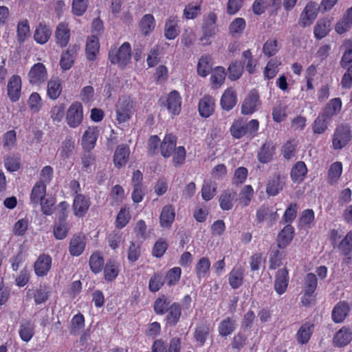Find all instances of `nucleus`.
<instances>
[{"label":"nucleus","mask_w":352,"mask_h":352,"mask_svg":"<svg viewBox=\"0 0 352 352\" xmlns=\"http://www.w3.org/2000/svg\"><path fill=\"white\" fill-rule=\"evenodd\" d=\"M136 101L130 96L119 98L115 105L116 120L118 124L129 121L135 112Z\"/></svg>","instance_id":"nucleus-1"},{"label":"nucleus","mask_w":352,"mask_h":352,"mask_svg":"<svg viewBox=\"0 0 352 352\" xmlns=\"http://www.w3.org/2000/svg\"><path fill=\"white\" fill-rule=\"evenodd\" d=\"M131 58V47L128 42H124L119 47L111 46L109 52V59L113 65L124 68Z\"/></svg>","instance_id":"nucleus-2"},{"label":"nucleus","mask_w":352,"mask_h":352,"mask_svg":"<svg viewBox=\"0 0 352 352\" xmlns=\"http://www.w3.org/2000/svg\"><path fill=\"white\" fill-rule=\"evenodd\" d=\"M352 133L349 126L344 124L338 126L332 136V148L340 150L345 147L351 140Z\"/></svg>","instance_id":"nucleus-3"},{"label":"nucleus","mask_w":352,"mask_h":352,"mask_svg":"<svg viewBox=\"0 0 352 352\" xmlns=\"http://www.w3.org/2000/svg\"><path fill=\"white\" fill-rule=\"evenodd\" d=\"M217 16L214 12L209 13L204 19L202 25L203 36L200 38L203 44H210V38L217 33Z\"/></svg>","instance_id":"nucleus-4"},{"label":"nucleus","mask_w":352,"mask_h":352,"mask_svg":"<svg viewBox=\"0 0 352 352\" xmlns=\"http://www.w3.org/2000/svg\"><path fill=\"white\" fill-rule=\"evenodd\" d=\"M83 107L80 102H74L66 112V122L71 128L80 126L83 120Z\"/></svg>","instance_id":"nucleus-5"},{"label":"nucleus","mask_w":352,"mask_h":352,"mask_svg":"<svg viewBox=\"0 0 352 352\" xmlns=\"http://www.w3.org/2000/svg\"><path fill=\"white\" fill-rule=\"evenodd\" d=\"M48 74L45 66L38 63L34 64L28 73V79L30 84L39 86L46 82Z\"/></svg>","instance_id":"nucleus-6"},{"label":"nucleus","mask_w":352,"mask_h":352,"mask_svg":"<svg viewBox=\"0 0 352 352\" xmlns=\"http://www.w3.org/2000/svg\"><path fill=\"white\" fill-rule=\"evenodd\" d=\"M181 345V339L177 337L170 340L168 346L162 339H157L153 343L151 352H180Z\"/></svg>","instance_id":"nucleus-7"},{"label":"nucleus","mask_w":352,"mask_h":352,"mask_svg":"<svg viewBox=\"0 0 352 352\" xmlns=\"http://www.w3.org/2000/svg\"><path fill=\"white\" fill-rule=\"evenodd\" d=\"M261 105L258 93L256 90H252L245 98L241 106V113L250 115L258 111Z\"/></svg>","instance_id":"nucleus-8"},{"label":"nucleus","mask_w":352,"mask_h":352,"mask_svg":"<svg viewBox=\"0 0 352 352\" xmlns=\"http://www.w3.org/2000/svg\"><path fill=\"white\" fill-rule=\"evenodd\" d=\"M318 14L317 5L315 3L310 2L306 5L302 10L298 23L302 27H307L313 23Z\"/></svg>","instance_id":"nucleus-9"},{"label":"nucleus","mask_w":352,"mask_h":352,"mask_svg":"<svg viewBox=\"0 0 352 352\" xmlns=\"http://www.w3.org/2000/svg\"><path fill=\"white\" fill-rule=\"evenodd\" d=\"M98 135V127L89 126L82 136L81 144L82 148L87 151L92 150L96 146Z\"/></svg>","instance_id":"nucleus-10"},{"label":"nucleus","mask_w":352,"mask_h":352,"mask_svg":"<svg viewBox=\"0 0 352 352\" xmlns=\"http://www.w3.org/2000/svg\"><path fill=\"white\" fill-rule=\"evenodd\" d=\"M91 202L88 197L84 195H77L74 199L73 210L74 214L77 217H82L87 212Z\"/></svg>","instance_id":"nucleus-11"},{"label":"nucleus","mask_w":352,"mask_h":352,"mask_svg":"<svg viewBox=\"0 0 352 352\" xmlns=\"http://www.w3.org/2000/svg\"><path fill=\"white\" fill-rule=\"evenodd\" d=\"M52 262L50 255L45 254L40 255L34 265L35 274L40 277L46 276L51 269Z\"/></svg>","instance_id":"nucleus-12"},{"label":"nucleus","mask_w":352,"mask_h":352,"mask_svg":"<svg viewBox=\"0 0 352 352\" xmlns=\"http://www.w3.org/2000/svg\"><path fill=\"white\" fill-rule=\"evenodd\" d=\"M8 95L11 101L16 102L19 100L21 91V79L18 75L12 76L8 83Z\"/></svg>","instance_id":"nucleus-13"},{"label":"nucleus","mask_w":352,"mask_h":352,"mask_svg":"<svg viewBox=\"0 0 352 352\" xmlns=\"http://www.w3.org/2000/svg\"><path fill=\"white\" fill-rule=\"evenodd\" d=\"M130 155V149L126 144L118 145L113 155L114 166L120 168L125 166L129 160Z\"/></svg>","instance_id":"nucleus-14"},{"label":"nucleus","mask_w":352,"mask_h":352,"mask_svg":"<svg viewBox=\"0 0 352 352\" xmlns=\"http://www.w3.org/2000/svg\"><path fill=\"white\" fill-rule=\"evenodd\" d=\"M179 19L177 16H169L164 25V36L168 40L175 39L179 34Z\"/></svg>","instance_id":"nucleus-15"},{"label":"nucleus","mask_w":352,"mask_h":352,"mask_svg":"<svg viewBox=\"0 0 352 352\" xmlns=\"http://www.w3.org/2000/svg\"><path fill=\"white\" fill-rule=\"evenodd\" d=\"M168 111L173 115H178L182 109V98L178 91L174 90L169 93L166 101Z\"/></svg>","instance_id":"nucleus-16"},{"label":"nucleus","mask_w":352,"mask_h":352,"mask_svg":"<svg viewBox=\"0 0 352 352\" xmlns=\"http://www.w3.org/2000/svg\"><path fill=\"white\" fill-rule=\"evenodd\" d=\"M289 283V273L286 268L279 270L276 274L274 289L275 291L281 295L284 294L287 288Z\"/></svg>","instance_id":"nucleus-17"},{"label":"nucleus","mask_w":352,"mask_h":352,"mask_svg":"<svg viewBox=\"0 0 352 352\" xmlns=\"http://www.w3.org/2000/svg\"><path fill=\"white\" fill-rule=\"evenodd\" d=\"M79 50V46L75 45L69 47V49L63 52L60 60V66L63 70L69 69L74 65L76 54Z\"/></svg>","instance_id":"nucleus-18"},{"label":"nucleus","mask_w":352,"mask_h":352,"mask_svg":"<svg viewBox=\"0 0 352 352\" xmlns=\"http://www.w3.org/2000/svg\"><path fill=\"white\" fill-rule=\"evenodd\" d=\"M236 192L233 190H226L219 196V201L220 208L223 210H230L236 201Z\"/></svg>","instance_id":"nucleus-19"},{"label":"nucleus","mask_w":352,"mask_h":352,"mask_svg":"<svg viewBox=\"0 0 352 352\" xmlns=\"http://www.w3.org/2000/svg\"><path fill=\"white\" fill-rule=\"evenodd\" d=\"M256 220L261 223L264 221H267L269 224L272 225L278 218V215L276 211L272 208L262 206L256 211Z\"/></svg>","instance_id":"nucleus-20"},{"label":"nucleus","mask_w":352,"mask_h":352,"mask_svg":"<svg viewBox=\"0 0 352 352\" xmlns=\"http://www.w3.org/2000/svg\"><path fill=\"white\" fill-rule=\"evenodd\" d=\"M349 311V306L346 302L340 301L338 302L332 310L331 318L333 321L336 323L342 322L348 316Z\"/></svg>","instance_id":"nucleus-21"},{"label":"nucleus","mask_w":352,"mask_h":352,"mask_svg":"<svg viewBox=\"0 0 352 352\" xmlns=\"http://www.w3.org/2000/svg\"><path fill=\"white\" fill-rule=\"evenodd\" d=\"M175 217V208L171 205L164 206L160 216V226L164 228H168L173 224Z\"/></svg>","instance_id":"nucleus-22"},{"label":"nucleus","mask_w":352,"mask_h":352,"mask_svg":"<svg viewBox=\"0 0 352 352\" xmlns=\"http://www.w3.org/2000/svg\"><path fill=\"white\" fill-rule=\"evenodd\" d=\"M284 185V179L279 175H275L268 180L266 192L269 196H276L282 190Z\"/></svg>","instance_id":"nucleus-23"},{"label":"nucleus","mask_w":352,"mask_h":352,"mask_svg":"<svg viewBox=\"0 0 352 352\" xmlns=\"http://www.w3.org/2000/svg\"><path fill=\"white\" fill-rule=\"evenodd\" d=\"M198 109L201 117H210L214 110V100L209 96H204L199 102Z\"/></svg>","instance_id":"nucleus-24"},{"label":"nucleus","mask_w":352,"mask_h":352,"mask_svg":"<svg viewBox=\"0 0 352 352\" xmlns=\"http://www.w3.org/2000/svg\"><path fill=\"white\" fill-rule=\"evenodd\" d=\"M177 138L172 133L166 134L161 144L160 151L164 157H169L175 148Z\"/></svg>","instance_id":"nucleus-25"},{"label":"nucleus","mask_w":352,"mask_h":352,"mask_svg":"<svg viewBox=\"0 0 352 352\" xmlns=\"http://www.w3.org/2000/svg\"><path fill=\"white\" fill-rule=\"evenodd\" d=\"M352 340V333L349 329L342 327L333 338V345L338 347L346 346Z\"/></svg>","instance_id":"nucleus-26"},{"label":"nucleus","mask_w":352,"mask_h":352,"mask_svg":"<svg viewBox=\"0 0 352 352\" xmlns=\"http://www.w3.org/2000/svg\"><path fill=\"white\" fill-rule=\"evenodd\" d=\"M294 234V229L290 225L285 226L279 232L277 237L278 247L285 248L292 241Z\"/></svg>","instance_id":"nucleus-27"},{"label":"nucleus","mask_w":352,"mask_h":352,"mask_svg":"<svg viewBox=\"0 0 352 352\" xmlns=\"http://www.w3.org/2000/svg\"><path fill=\"white\" fill-rule=\"evenodd\" d=\"M342 109V101L339 98L331 99L325 106L323 112L321 113L327 119L331 120V118L339 113Z\"/></svg>","instance_id":"nucleus-28"},{"label":"nucleus","mask_w":352,"mask_h":352,"mask_svg":"<svg viewBox=\"0 0 352 352\" xmlns=\"http://www.w3.org/2000/svg\"><path fill=\"white\" fill-rule=\"evenodd\" d=\"M100 44L98 38L96 35L89 36L86 43L87 58L89 60H94L99 52Z\"/></svg>","instance_id":"nucleus-29"},{"label":"nucleus","mask_w":352,"mask_h":352,"mask_svg":"<svg viewBox=\"0 0 352 352\" xmlns=\"http://www.w3.org/2000/svg\"><path fill=\"white\" fill-rule=\"evenodd\" d=\"M55 36L56 43L61 47H65L69 40L70 32L65 23H60L56 28Z\"/></svg>","instance_id":"nucleus-30"},{"label":"nucleus","mask_w":352,"mask_h":352,"mask_svg":"<svg viewBox=\"0 0 352 352\" xmlns=\"http://www.w3.org/2000/svg\"><path fill=\"white\" fill-rule=\"evenodd\" d=\"M51 34L52 31L50 28L45 24L41 23L34 31V38L36 43L45 44L50 39Z\"/></svg>","instance_id":"nucleus-31"},{"label":"nucleus","mask_w":352,"mask_h":352,"mask_svg":"<svg viewBox=\"0 0 352 352\" xmlns=\"http://www.w3.org/2000/svg\"><path fill=\"white\" fill-rule=\"evenodd\" d=\"M236 327V322L234 319L227 317L220 322L218 326L219 336L226 337L234 331Z\"/></svg>","instance_id":"nucleus-32"},{"label":"nucleus","mask_w":352,"mask_h":352,"mask_svg":"<svg viewBox=\"0 0 352 352\" xmlns=\"http://www.w3.org/2000/svg\"><path fill=\"white\" fill-rule=\"evenodd\" d=\"M244 272L241 267L233 268L228 275L229 284L232 289H238L243 283Z\"/></svg>","instance_id":"nucleus-33"},{"label":"nucleus","mask_w":352,"mask_h":352,"mask_svg":"<svg viewBox=\"0 0 352 352\" xmlns=\"http://www.w3.org/2000/svg\"><path fill=\"white\" fill-rule=\"evenodd\" d=\"M236 103V97L234 91L230 88L223 94L221 99V105L224 110H231Z\"/></svg>","instance_id":"nucleus-34"},{"label":"nucleus","mask_w":352,"mask_h":352,"mask_svg":"<svg viewBox=\"0 0 352 352\" xmlns=\"http://www.w3.org/2000/svg\"><path fill=\"white\" fill-rule=\"evenodd\" d=\"M331 30V21L327 19H320L314 27V36L317 39L325 37Z\"/></svg>","instance_id":"nucleus-35"},{"label":"nucleus","mask_w":352,"mask_h":352,"mask_svg":"<svg viewBox=\"0 0 352 352\" xmlns=\"http://www.w3.org/2000/svg\"><path fill=\"white\" fill-rule=\"evenodd\" d=\"M352 26V8L346 10L342 20L339 21L336 25V31L342 34L346 32Z\"/></svg>","instance_id":"nucleus-36"},{"label":"nucleus","mask_w":352,"mask_h":352,"mask_svg":"<svg viewBox=\"0 0 352 352\" xmlns=\"http://www.w3.org/2000/svg\"><path fill=\"white\" fill-rule=\"evenodd\" d=\"M225 78L226 72L223 67H216L211 71L210 82L212 88H219L223 84Z\"/></svg>","instance_id":"nucleus-37"},{"label":"nucleus","mask_w":352,"mask_h":352,"mask_svg":"<svg viewBox=\"0 0 352 352\" xmlns=\"http://www.w3.org/2000/svg\"><path fill=\"white\" fill-rule=\"evenodd\" d=\"M274 146L270 142L265 143L260 149L257 157L261 163L265 164L270 162L274 154Z\"/></svg>","instance_id":"nucleus-38"},{"label":"nucleus","mask_w":352,"mask_h":352,"mask_svg":"<svg viewBox=\"0 0 352 352\" xmlns=\"http://www.w3.org/2000/svg\"><path fill=\"white\" fill-rule=\"evenodd\" d=\"M85 241L84 237L76 236H74L69 243V252L74 256H80L85 248Z\"/></svg>","instance_id":"nucleus-39"},{"label":"nucleus","mask_w":352,"mask_h":352,"mask_svg":"<svg viewBox=\"0 0 352 352\" xmlns=\"http://www.w3.org/2000/svg\"><path fill=\"white\" fill-rule=\"evenodd\" d=\"M46 187L44 184L38 182L34 184L30 195V201L32 204L38 205L44 199L46 195Z\"/></svg>","instance_id":"nucleus-40"},{"label":"nucleus","mask_w":352,"mask_h":352,"mask_svg":"<svg viewBox=\"0 0 352 352\" xmlns=\"http://www.w3.org/2000/svg\"><path fill=\"white\" fill-rule=\"evenodd\" d=\"M119 272V264L114 261L109 260L104 267V278L107 281H113L118 276Z\"/></svg>","instance_id":"nucleus-41"},{"label":"nucleus","mask_w":352,"mask_h":352,"mask_svg":"<svg viewBox=\"0 0 352 352\" xmlns=\"http://www.w3.org/2000/svg\"><path fill=\"white\" fill-rule=\"evenodd\" d=\"M166 320V322L170 326H175L181 317V307L179 303H172L168 311Z\"/></svg>","instance_id":"nucleus-42"},{"label":"nucleus","mask_w":352,"mask_h":352,"mask_svg":"<svg viewBox=\"0 0 352 352\" xmlns=\"http://www.w3.org/2000/svg\"><path fill=\"white\" fill-rule=\"evenodd\" d=\"M155 25L154 16L151 14H146L140 20V28L143 34L148 35L154 30Z\"/></svg>","instance_id":"nucleus-43"},{"label":"nucleus","mask_w":352,"mask_h":352,"mask_svg":"<svg viewBox=\"0 0 352 352\" xmlns=\"http://www.w3.org/2000/svg\"><path fill=\"white\" fill-rule=\"evenodd\" d=\"M314 325L310 323L303 324L296 333L297 341L305 344L308 342L313 333Z\"/></svg>","instance_id":"nucleus-44"},{"label":"nucleus","mask_w":352,"mask_h":352,"mask_svg":"<svg viewBox=\"0 0 352 352\" xmlns=\"http://www.w3.org/2000/svg\"><path fill=\"white\" fill-rule=\"evenodd\" d=\"M21 339L24 342H29L34 334V325L30 321L23 322L19 330Z\"/></svg>","instance_id":"nucleus-45"},{"label":"nucleus","mask_w":352,"mask_h":352,"mask_svg":"<svg viewBox=\"0 0 352 352\" xmlns=\"http://www.w3.org/2000/svg\"><path fill=\"white\" fill-rule=\"evenodd\" d=\"M212 58L208 55L202 56L197 64V73L202 77H206L212 71Z\"/></svg>","instance_id":"nucleus-46"},{"label":"nucleus","mask_w":352,"mask_h":352,"mask_svg":"<svg viewBox=\"0 0 352 352\" xmlns=\"http://www.w3.org/2000/svg\"><path fill=\"white\" fill-rule=\"evenodd\" d=\"M342 47L344 52L340 60V65L342 68H346L352 63V41L344 40Z\"/></svg>","instance_id":"nucleus-47"},{"label":"nucleus","mask_w":352,"mask_h":352,"mask_svg":"<svg viewBox=\"0 0 352 352\" xmlns=\"http://www.w3.org/2000/svg\"><path fill=\"white\" fill-rule=\"evenodd\" d=\"M307 173V168L305 162L299 161L296 162L291 170V177L294 182H301Z\"/></svg>","instance_id":"nucleus-48"},{"label":"nucleus","mask_w":352,"mask_h":352,"mask_svg":"<svg viewBox=\"0 0 352 352\" xmlns=\"http://www.w3.org/2000/svg\"><path fill=\"white\" fill-rule=\"evenodd\" d=\"M62 91V86L58 78H52L47 83V94L52 100L57 99Z\"/></svg>","instance_id":"nucleus-49"},{"label":"nucleus","mask_w":352,"mask_h":352,"mask_svg":"<svg viewBox=\"0 0 352 352\" xmlns=\"http://www.w3.org/2000/svg\"><path fill=\"white\" fill-rule=\"evenodd\" d=\"M245 121L242 119H238L234 121L230 129L231 135L236 139H239L247 135L245 130Z\"/></svg>","instance_id":"nucleus-50"},{"label":"nucleus","mask_w":352,"mask_h":352,"mask_svg":"<svg viewBox=\"0 0 352 352\" xmlns=\"http://www.w3.org/2000/svg\"><path fill=\"white\" fill-rule=\"evenodd\" d=\"M281 65V62L278 58L271 59L266 65L263 71V75L265 78L272 79L278 72V67Z\"/></svg>","instance_id":"nucleus-51"},{"label":"nucleus","mask_w":352,"mask_h":352,"mask_svg":"<svg viewBox=\"0 0 352 352\" xmlns=\"http://www.w3.org/2000/svg\"><path fill=\"white\" fill-rule=\"evenodd\" d=\"M342 172V164L340 162L333 163L328 171V182L331 184L337 183Z\"/></svg>","instance_id":"nucleus-52"},{"label":"nucleus","mask_w":352,"mask_h":352,"mask_svg":"<svg viewBox=\"0 0 352 352\" xmlns=\"http://www.w3.org/2000/svg\"><path fill=\"white\" fill-rule=\"evenodd\" d=\"M331 120L327 119L323 115L320 114L314 120L312 129L314 133L322 134L328 129Z\"/></svg>","instance_id":"nucleus-53"},{"label":"nucleus","mask_w":352,"mask_h":352,"mask_svg":"<svg viewBox=\"0 0 352 352\" xmlns=\"http://www.w3.org/2000/svg\"><path fill=\"white\" fill-rule=\"evenodd\" d=\"M254 196V189L251 185L244 186L239 193V204L243 206H248Z\"/></svg>","instance_id":"nucleus-54"},{"label":"nucleus","mask_w":352,"mask_h":352,"mask_svg":"<svg viewBox=\"0 0 352 352\" xmlns=\"http://www.w3.org/2000/svg\"><path fill=\"white\" fill-rule=\"evenodd\" d=\"M217 184L211 181H205L201 188V197L205 201H210L215 195Z\"/></svg>","instance_id":"nucleus-55"},{"label":"nucleus","mask_w":352,"mask_h":352,"mask_svg":"<svg viewBox=\"0 0 352 352\" xmlns=\"http://www.w3.org/2000/svg\"><path fill=\"white\" fill-rule=\"evenodd\" d=\"M317 286L318 280L316 275L313 273L307 274L304 278V291H306V295H313Z\"/></svg>","instance_id":"nucleus-56"},{"label":"nucleus","mask_w":352,"mask_h":352,"mask_svg":"<svg viewBox=\"0 0 352 352\" xmlns=\"http://www.w3.org/2000/svg\"><path fill=\"white\" fill-rule=\"evenodd\" d=\"M131 219L129 208H120L116 219V226L119 229L124 228Z\"/></svg>","instance_id":"nucleus-57"},{"label":"nucleus","mask_w":352,"mask_h":352,"mask_svg":"<svg viewBox=\"0 0 352 352\" xmlns=\"http://www.w3.org/2000/svg\"><path fill=\"white\" fill-rule=\"evenodd\" d=\"M170 300L164 296H162L157 298L154 302L153 309L156 314L164 315L167 312L170 305Z\"/></svg>","instance_id":"nucleus-58"},{"label":"nucleus","mask_w":352,"mask_h":352,"mask_svg":"<svg viewBox=\"0 0 352 352\" xmlns=\"http://www.w3.org/2000/svg\"><path fill=\"white\" fill-rule=\"evenodd\" d=\"M89 266L91 270L94 274H98L101 272L104 266V258L100 252H96L91 254L89 258Z\"/></svg>","instance_id":"nucleus-59"},{"label":"nucleus","mask_w":352,"mask_h":352,"mask_svg":"<svg viewBox=\"0 0 352 352\" xmlns=\"http://www.w3.org/2000/svg\"><path fill=\"white\" fill-rule=\"evenodd\" d=\"M338 248L342 255L347 256L351 253L352 251V230L346 234Z\"/></svg>","instance_id":"nucleus-60"},{"label":"nucleus","mask_w":352,"mask_h":352,"mask_svg":"<svg viewBox=\"0 0 352 352\" xmlns=\"http://www.w3.org/2000/svg\"><path fill=\"white\" fill-rule=\"evenodd\" d=\"M85 327V318L82 314H78L73 316L71 320L69 329L72 334H76Z\"/></svg>","instance_id":"nucleus-61"},{"label":"nucleus","mask_w":352,"mask_h":352,"mask_svg":"<svg viewBox=\"0 0 352 352\" xmlns=\"http://www.w3.org/2000/svg\"><path fill=\"white\" fill-rule=\"evenodd\" d=\"M201 13V6L197 3H188L184 10V16L186 19H194Z\"/></svg>","instance_id":"nucleus-62"},{"label":"nucleus","mask_w":352,"mask_h":352,"mask_svg":"<svg viewBox=\"0 0 352 352\" xmlns=\"http://www.w3.org/2000/svg\"><path fill=\"white\" fill-rule=\"evenodd\" d=\"M246 23L243 18H236L230 25L229 31L232 35H239L244 30Z\"/></svg>","instance_id":"nucleus-63"},{"label":"nucleus","mask_w":352,"mask_h":352,"mask_svg":"<svg viewBox=\"0 0 352 352\" xmlns=\"http://www.w3.org/2000/svg\"><path fill=\"white\" fill-rule=\"evenodd\" d=\"M210 267V262L207 257H202L198 261L196 265V273L197 276L200 278L204 277Z\"/></svg>","instance_id":"nucleus-64"}]
</instances>
